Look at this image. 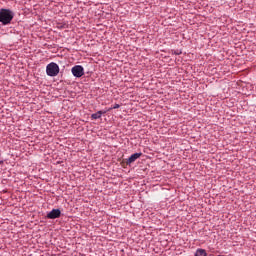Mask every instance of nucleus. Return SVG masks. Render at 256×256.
Instances as JSON below:
<instances>
[{
    "mask_svg": "<svg viewBox=\"0 0 256 256\" xmlns=\"http://www.w3.org/2000/svg\"><path fill=\"white\" fill-rule=\"evenodd\" d=\"M13 17H14L13 11L9 9L0 10V23H2L3 25H9V23L13 21Z\"/></svg>",
    "mask_w": 256,
    "mask_h": 256,
    "instance_id": "f257e3e1",
    "label": "nucleus"
},
{
    "mask_svg": "<svg viewBox=\"0 0 256 256\" xmlns=\"http://www.w3.org/2000/svg\"><path fill=\"white\" fill-rule=\"evenodd\" d=\"M46 73L49 77H57V75H59V65L55 62H51L46 67Z\"/></svg>",
    "mask_w": 256,
    "mask_h": 256,
    "instance_id": "f03ea898",
    "label": "nucleus"
},
{
    "mask_svg": "<svg viewBox=\"0 0 256 256\" xmlns=\"http://www.w3.org/2000/svg\"><path fill=\"white\" fill-rule=\"evenodd\" d=\"M72 75H74V77H83L85 75V70L83 69V66L76 65L72 67Z\"/></svg>",
    "mask_w": 256,
    "mask_h": 256,
    "instance_id": "7ed1b4c3",
    "label": "nucleus"
},
{
    "mask_svg": "<svg viewBox=\"0 0 256 256\" xmlns=\"http://www.w3.org/2000/svg\"><path fill=\"white\" fill-rule=\"evenodd\" d=\"M47 219H59L61 217V210L59 209H52L46 215Z\"/></svg>",
    "mask_w": 256,
    "mask_h": 256,
    "instance_id": "20e7f679",
    "label": "nucleus"
},
{
    "mask_svg": "<svg viewBox=\"0 0 256 256\" xmlns=\"http://www.w3.org/2000/svg\"><path fill=\"white\" fill-rule=\"evenodd\" d=\"M143 153H134L127 160L126 165H131V163H135L136 159H139Z\"/></svg>",
    "mask_w": 256,
    "mask_h": 256,
    "instance_id": "39448f33",
    "label": "nucleus"
},
{
    "mask_svg": "<svg viewBox=\"0 0 256 256\" xmlns=\"http://www.w3.org/2000/svg\"><path fill=\"white\" fill-rule=\"evenodd\" d=\"M102 115H105V112L100 110V111L92 114L91 119H101Z\"/></svg>",
    "mask_w": 256,
    "mask_h": 256,
    "instance_id": "423d86ee",
    "label": "nucleus"
},
{
    "mask_svg": "<svg viewBox=\"0 0 256 256\" xmlns=\"http://www.w3.org/2000/svg\"><path fill=\"white\" fill-rule=\"evenodd\" d=\"M195 256H207V251L205 249L198 248L196 250Z\"/></svg>",
    "mask_w": 256,
    "mask_h": 256,
    "instance_id": "0eeeda50",
    "label": "nucleus"
},
{
    "mask_svg": "<svg viewBox=\"0 0 256 256\" xmlns=\"http://www.w3.org/2000/svg\"><path fill=\"white\" fill-rule=\"evenodd\" d=\"M121 106L119 104H115L112 109H119Z\"/></svg>",
    "mask_w": 256,
    "mask_h": 256,
    "instance_id": "6e6552de",
    "label": "nucleus"
}]
</instances>
